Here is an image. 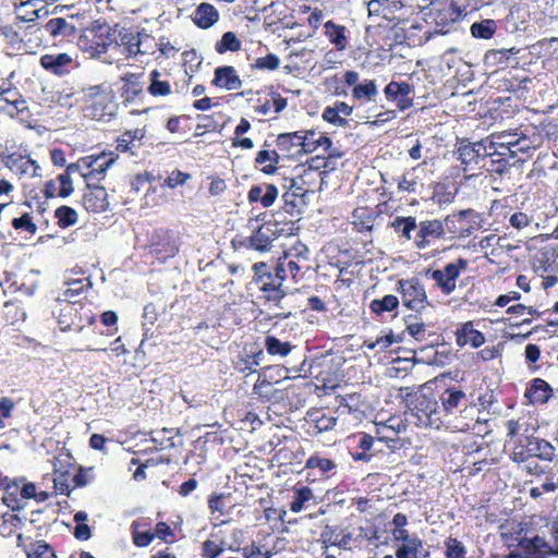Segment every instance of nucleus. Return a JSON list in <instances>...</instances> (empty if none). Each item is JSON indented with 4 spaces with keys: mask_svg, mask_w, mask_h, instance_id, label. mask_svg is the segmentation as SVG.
<instances>
[{
    "mask_svg": "<svg viewBox=\"0 0 558 558\" xmlns=\"http://www.w3.org/2000/svg\"><path fill=\"white\" fill-rule=\"evenodd\" d=\"M468 267V259L459 257L442 268H425L423 274L427 279L434 280L435 288L440 290L444 295H450L457 289V281L461 272Z\"/></svg>",
    "mask_w": 558,
    "mask_h": 558,
    "instance_id": "nucleus-7",
    "label": "nucleus"
},
{
    "mask_svg": "<svg viewBox=\"0 0 558 558\" xmlns=\"http://www.w3.org/2000/svg\"><path fill=\"white\" fill-rule=\"evenodd\" d=\"M266 352L271 356L286 357L295 348L290 341H282L274 335H266L264 339Z\"/></svg>",
    "mask_w": 558,
    "mask_h": 558,
    "instance_id": "nucleus-47",
    "label": "nucleus"
},
{
    "mask_svg": "<svg viewBox=\"0 0 558 558\" xmlns=\"http://www.w3.org/2000/svg\"><path fill=\"white\" fill-rule=\"evenodd\" d=\"M27 558H57L53 548L45 541H36L25 547Z\"/></svg>",
    "mask_w": 558,
    "mask_h": 558,
    "instance_id": "nucleus-57",
    "label": "nucleus"
},
{
    "mask_svg": "<svg viewBox=\"0 0 558 558\" xmlns=\"http://www.w3.org/2000/svg\"><path fill=\"white\" fill-rule=\"evenodd\" d=\"M57 322L62 331L81 332L86 326L94 325L96 315L81 302H66L58 299Z\"/></svg>",
    "mask_w": 558,
    "mask_h": 558,
    "instance_id": "nucleus-5",
    "label": "nucleus"
},
{
    "mask_svg": "<svg viewBox=\"0 0 558 558\" xmlns=\"http://www.w3.org/2000/svg\"><path fill=\"white\" fill-rule=\"evenodd\" d=\"M432 24L436 26V33L447 34L450 26L462 17L461 8L452 0L432 2L426 13Z\"/></svg>",
    "mask_w": 558,
    "mask_h": 558,
    "instance_id": "nucleus-10",
    "label": "nucleus"
},
{
    "mask_svg": "<svg viewBox=\"0 0 558 558\" xmlns=\"http://www.w3.org/2000/svg\"><path fill=\"white\" fill-rule=\"evenodd\" d=\"M147 92L153 97H166L172 93V87L168 80H161V73L155 69L149 73Z\"/></svg>",
    "mask_w": 558,
    "mask_h": 558,
    "instance_id": "nucleus-49",
    "label": "nucleus"
},
{
    "mask_svg": "<svg viewBox=\"0 0 558 558\" xmlns=\"http://www.w3.org/2000/svg\"><path fill=\"white\" fill-rule=\"evenodd\" d=\"M399 299L393 294H386L381 299H374L371 301L368 307L371 314L375 316H383L385 313H391L399 306Z\"/></svg>",
    "mask_w": 558,
    "mask_h": 558,
    "instance_id": "nucleus-50",
    "label": "nucleus"
},
{
    "mask_svg": "<svg viewBox=\"0 0 558 558\" xmlns=\"http://www.w3.org/2000/svg\"><path fill=\"white\" fill-rule=\"evenodd\" d=\"M118 155L113 151H102L97 155L85 156L87 172L85 182L101 181L106 171L117 161Z\"/></svg>",
    "mask_w": 558,
    "mask_h": 558,
    "instance_id": "nucleus-21",
    "label": "nucleus"
},
{
    "mask_svg": "<svg viewBox=\"0 0 558 558\" xmlns=\"http://www.w3.org/2000/svg\"><path fill=\"white\" fill-rule=\"evenodd\" d=\"M314 190L311 186H300L290 180L288 190L282 194V210L292 217L299 216L306 206V197Z\"/></svg>",
    "mask_w": 558,
    "mask_h": 558,
    "instance_id": "nucleus-20",
    "label": "nucleus"
},
{
    "mask_svg": "<svg viewBox=\"0 0 558 558\" xmlns=\"http://www.w3.org/2000/svg\"><path fill=\"white\" fill-rule=\"evenodd\" d=\"M506 199L494 201L490 207L492 213L497 216L502 215L505 219L508 217L510 226L514 229L521 230L527 227L531 223V217L523 211L510 213V210H506Z\"/></svg>",
    "mask_w": 558,
    "mask_h": 558,
    "instance_id": "nucleus-38",
    "label": "nucleus"
},
{
    "mask_svg": "<svg viewBox=\"0 0 558 558\" xmlns=\"http://www.w3.org/2000/svg\"><path fill=\"white\" fill-rule=\"evenodd\" d=\"M497 31V25L494 20L487 19L481 22H475L471 25L470 32L474 38L490 39Z\"/></svg>",
    "mask_w": 558,
    "mask_h": 558,
    "instance_id": "nucleus-55",
    "label": "nucleus"
},
{
    "mask_svg": "<svg viewBox=\"0 0 558 558\" xmlns=\"http://www.w3.org/2000/svg\"><path fill=\"white\" fill-rule=\"evenodd\" d=\"M305 422L307 434L315 436L331 430L337 423V417L323 408H312L306 412Z\"/></svg>",
    "mask_w": 558,
    "mask_h": 558,
    "instance_id": "nucleus-27",
    "label": "nucleus"
},
{
    "mask_svg": "<svg viewBox=\"0 0 558 558\" xmlns=\"http://www.w3.org/2000/svg\"><path fill=\"white\" fill-rule=\"evenodd\" d=\"M349 439L356 446L355 451L351 452L354 461L369 462L378 453L385 452L371 434L359 432L350 436Z\"/></svg>",
    "mask_w": 558,
    "mask_h": 558,
    "instance_id": "nucleus-19",
    "label": "nucleus"
},
{
    "mask_svg": "<svg viewBox=\"0 0 558 558\" xmlns=\"http://www.w3.org/2000/svg\"><path fill=\"white\" fill-rule=\"evenodd\" d=\"M192 20L197 27L207 29L219 20V12L213 4L202 2L193 12Z\"/></svg>",
    "mask_w": 558,
    "mask_h": 558,
    "instance_id": "nucleus-41",
    "label": "nucleus"
},
{
    "mask_svg": "<svg viewBox=\"0 0 558 558\" xmlns=\"http://www.w3.org/2000/svg\"><path fill=\"white\" fill-rule=\"evenodd\" d=\"M518 546L522 550V554L511 553L506 558H546L551 555L553 550V547L539 536L531 538L523 537L519 541Z\"/></svg>",
    "mask_w": 558,
    "mask_h": 558,
    "instance_id": "nucleus-26",
    "label": "nucleus"
},
{
    "mask_svg": "<svg viewBox=\"0 0 558 558\" xmlns=\"http://www.w3.org/2000/svg\"><path fill=\"white\" fill-rule=\"evenodd\" d=\"M22 525V519L14 513H4L0 519V534L3 537L12 536Z\"/></svg>",
    "mask_w": 558,
    "mask_h": 558,
    "instance_id": "nucleus-59",
    "label": "nucleus"
},
{
    "mask_svg": "<svg viewBox=\"0 0 558 558\" xmlns=\"http://www.w3.org/2000/svg\"><path fill=\"white\" fill-rule=\"evenodd\" d=\"M437 398L441 403L440 413L445 424L449 423V418L458 413L462 405L466 404L465 392L453 386L446 388Z\"/></svg>",
    "mask_w": 558,
    "mask_h": 558,
    "instance_id": "nucleus-23",
    "label": "nucleus"
},
{
    "mask_svg": "<svg viewBox=\"0 0 558 558\" xmlns=\"http://www.w3.org/2000/svg\"><path fill=\"white\" fill-rule=\"evenodd\" d=\"M362 405H363L362 395L357 393V392H353V393H347V395L340 397L338 409L342 413L347 412L349 414H354V413L363 412Z\"/></svg>",
    "mask_w": 558,
    "mask_h": 558,
    "instance_id": "nucleus-51",
    "label": "nucleus"
},
{
    "mask_svg": "<svg viewBox=\"0 0 558 558\" xmlns=\"http://www.w3.org/2000/svg\"><path fill=\"white\" fill-rule=\"evenodd\" d=\"M146 135L145 128H136L134 130H126L116 140L114 151L119 154H128L131 157L137 156V150L142 146V140Z\"/></svg>",
    "mask_w": 558,
    "mask_h": 558,
    "instance_id": "nucleus-29",
    "label": "nucleus"
},
{
    "mask_svg": "<svg viewBox=\"0 0 558 558\" xmlns=\"http://www.w3.org/2000/svg\"><path fill=\"white\" fill-rule=\"evenodd\" d=\"M378 94L377 86L373 80H364L352 88V97L355 100H373Z\"/></svg>",
    "mask_w": 558,
    "mask_h": 558,
    "instance_id": "nucleus-52",
    "label": "nucleus"
},
{
    "mask_svg": "<svg viewBox=\"0 0 558 558\" xmlns=\"http://www.w3.org/2000/svg\"><path fill=\"white\" fill-rule=\"evenodd\" d=\"M10 117L25 119L28 113V107L23 96L12 101V105L4 110Z\"/></svg>",
    "mask_w": 558,
    "mask_h": 558,
    "instance_id": "nucleus-64",
    "label": "nucleus"
},
{
    "mask_svg": "<svg viewBox=\"0 0 558 558\" xmlns=\"http://www.w3.org/2000/svg\"><path fill=\"white\" fill-rule=\"evenodd\" d=\"M82 205L88 213L100 214L106 211L109 207L107 190L94 182H86L82 195Z\"/></svg>",
    "mask_w": 558,
    "mask_h": 558,
    "instance_id": "nucleus-22",
    "label": "nucleus"
},
{
    "mask_svg": "<svg viewBox=\"0 0 558 558\" xmlns=\"http://www.w3.org/2000/svg\"><path fill=\"white\" fill-rule=\"evenodd\" d=\"M306 168L314 170L317 177H322V174L332 171L335 166L330 165V158H326V156H315L307 160Z\"/></svg>",
    "mask_w": 558,
    "mask_h": 558,
    "instance_id": "nucleus-60",
    "label": "nucleus"
},
{
    "mask_svg": "<svg viewBox=\"0 0 558 558\" xmlns=\"http://www.w3.org/2000/svg\"><path fill=\"white\" fill-rule=\"evenodd\" d=\"M553 396V387L545 379L539 377L532 379L527 384L524 392V397L529 400V403L533 405L545 404Z\"/></svg>",
    "mask_w": 558,
    "mask_h": 558,
    "instance_id": "nucleus-33",
    "label": "nucleus"
},
{
    "mask_svg": "<svg viewBox=\"0 0 558 558\" xmlns=\"http://www.w3.org/2000/svg\"><path fill=\"white\" fill-rule=\"evenodd\" d=\"M380 214L381 211L377 207L359 206L352 211L351 223L357 232H371Z\"/></svg>",
    "mask_w": 558,
    "mask_h": 558,
    "instance_id": "nucleus-35",
    "label": "nucleus"
},
{
    "mask_svg": "<svg viewBox=\"0 0 558 558\" xmlns=\"http://www.w3.org/2000/svg\"><path fill=\"white\" fill-rule=\"evenodd\" d=\"M301 132H287V133H280L276 137V146L277 150L280 153L282 159H295L300 158L302 153V143L301 142Z\"/></svg>",
    "mask_w": 558,
    "mask_h": 558,
    "instance_id": "nucleus-30",
    "label": "nucleus"
},
{
    "mask_svg": "<svg viewBox=\"0 0 558 558\" xmlns=\"http://www.w3.org/2000/svg\"><path fill=\"white\" fill-rule=\"evenodd\" d=\"M213 85L227 90H235L241 88L242 81L235 69L231 65L219 66L215 70Z\"/></svg>",
    "mask_w": 558,
    "mask_h": 558,
    "instance_id": "nucleus-37",
    "label": "nucleus"
},
{
    "mask_svg": "<svg viewBox=\"0 0 558 558\" xmlns=\"http://www.w3.org/2000/svg\"><path fill=\"white\" fill-rule=\"evenodd\" d=\"M481 216L474 209H463L447 215L442 220L449 239H464L481 229Z\"/></svg>",
    "mask_w": 558,
    "mask_h": 558,
    "instance_id": "nucleus-8",
    "label": "nucleus"
},
{
    "mask_svg": "<svg viewBox=\"0 0 558 558\" xmlns=\"http://www.w3.org/2000/svg\"><path fill=\"white\" fill-rule=\"evenodd\" d=\"M281 159L280 153L274 148L272 143L264 141L254 158V167L266 175H274L279 169Z\"/></svg>",
    "mask_w": 558,
    "mask_h": 558,
    "instance_id": "nucleus-24",
    "label": "nucleus"
},
{
    "mask_svg": "<svg viewBox=\"0 0 558 558\" xmlns=\"http://www.w3.org/2000/svg\"><path fill=\"white\" fill-rule=\"evenodd\" d=\"M456 343L458 347L463 348L470 344L472 348H480L485 342V336L482 331L474 329L472 320L463 323L456 332Z\"/></svg>",
    "mask_w": 558,
    "mask_h": 558,
    "instance_id": "nucleus-36",
    "label": "nucleus"
},
{
    "mask_svg": "<svg viewBox=\"0 0 558 558\" xmlns=\"http://www.w3.org/2000/svg\"><path fill=\"white\" fill-rule=\"evenodd\" d=\"M398 340L395 338L392 330H389L384 336L377 337L375 340L366 339L363 342V347L375 350L379 349V351L387 350L392 343L397 342Z\"/></svg>",
    "mask_w": 558,
    "mask_h": 558,
    "instance_id": "nucleus-61",
    "label": "nucleus"
},
{
    "mask_svg": "<svg viewBox=\"0 0 558 558\" xmlns=\"http://www.w3.org/2000/svg\"><path fill=\"white\" fill-rule=\"evenodd\" d=\"M252 283L258 290V302L267 308H280V312L274 314L275 318H289L292 313L284 311L281 305L282 301L288 295L283 286L286 280L275 264L257 262L252 265Z\"/></svg>",
    "mask_w": 558,
    "mask_h": 558,
    "instance_id": "nucleus-1",
    "label": "nucleus"
},
{
    "mask_svg": "<svg viewBox=\"0 0 558 558\" xmlns=\"http://www.w3.org/2000/svg\"><path fill=\"white\" fill-rule=\"evenodd\" d=\"M80 47L92 53H102L107 50V38L98 35L95 28H87L83 32L78 39Z\"/></svg>",
    "mask_w": 558,
    "mask_h": 558,
    "instance_id": "nucleus-40",
    "label": "nucleus"
},
{
    "mask_svg": "<svg viewBox=\"0 0 558 558\" xmlns=\"http://www.w3.org/2000/svg\"><path fill=\"white\" fill-rule=\"evenodd\" d=\"M242 43L233 32H226L221 39L215 44V50L219 54H223L228 51L236 52L241 50Z\"/></svg>",
    "mask_w": 558,
    "mask_h": 558,
    "instance_id": "nucleus-54",
    "label": "nucleus"
},
{
    "mask_svg": "<svg viewBox=\"0 0 558 558\" xmlns=\"http://www.w3.org/2000/svg\"><path fill=\"white\" fill-rule=\"evenodd\" d=\"M447 238L442 220L425 219L417 225L413 243L417 250H426Z\"/></svg>",
    "mask_w": 558,
    "mask_h": 558,
    "instance_id": "nucleus-17",
    "label": "nucleus"
},
{
    "mask_svg": "<svg viewBox=\"0 0 558 558\" xmlns=\"http://www.w3.org/2000/svg\"><path fill=\"white\" fill-rule=\"evenodd\" d=\"M445 555L447 558H463L466 554L464 545L454 537H448L445 541Z\"/></svg>",
    "mask_w": 558,
    "mask_h": 558,
    "instance_id": "nucleus-63",
    "label": "nucleus"
},
{
    "mask_svg": "<svg viewBox=\"0 0 558 558\" xmlns=\"http://www.w3.org/2000/svg\"><path fill=\"white\" fill-rule=\"evenodd\" d=\"M2 501L12 511H20L25 507V499L36 497L34 483H26L24 478H8L3 488Z\"/></svg>",
    "mask_w": 558,
    "mask_h": 558,
    "instance_id": "nucleus-13",
    "label": "nucleus"
},
{
    "mask_svg": "<svg viewBox=\"0 0 558 558\" xmlns=\"http://www.w3.org/2000/svg\"><path fill=\"white\" fill-rule=\"evenodd\" d=\"M65 283L68 288L62 292V299H59L66 302H73L72 299L78 296L93 287V282L89 276L77 279H68Z\"/></svg>",
    "mask_w": 558,
    "mask_h": 558,
    "instance_id": "nucleus-45",
    "label": "nucleus"
},
{
    "mask_svg": "<svg viewBox=\"0 0 558 558\" xmlns=\"http://www.w3.org/2000/svg\"><path fill=\"white\" fill-rule=\"evenodd\" d=\"M54 217L57 219V225L61 229L69 228L74 226L77 222L78 216L75 209L69 207L66 205H62L54 210Z\"/></svg>",
    "mask_w": 558,
    "mask_h": 558,
    "instance_id": "nucleus-58",
    "label": "nucleus"
},
{
    "mask_svg": "<svg viewBox=\"0 0 558 558\" xmlns=\"http://www.w3.org/2000/svg\"><path fill=\"white\" fill-rule=\"evenodd\" d=\"M416 218L413 216L401 217L397 216L390 223L389 227L397 233L400 238L405 241L413 240L412 232L417 231Z\"/></svg>",
    "mask_w": 558,
    "mask_h": 558,
    "instance_id": "nucleus-46",
    "label": "nucleus"
},
{
    "mask_svg": "<svg viewBox=\"0 0 558 558\" xmlns=\"http://www.w3.org/2000/svg\"><path fill=\"white\" fill-rule=\"evenodd\" d=\"M313 498V492L308 486L293 487V497L290 502V510L293 513H299L303 510L305 502Z\"/></svg>",
    "mask_w": 558,
    "mask_h": 558,
    "instance_id": "nucleus-53",
    "label": "nucleus"
},
{
    "mask_svg": "<svg viewBox=\"0 0 558 558\" xmlns=\"http://www.w3.org/2000/svg\"><path fill=\"white\" fill-rule=\"evenodd\" d=\"M11 225L15 230H24L32 235L36 234L38 230L29 213H24L21 217L13 218Z\"/></svg>",
    "mask_w": 558,
    "mask_h": 558,
    "instance_id": "nucleus-62",
    "label": "nucleus"
},
{
    "mask_svg": "<svg viewBox=\"0 0 558 558\" xmlns=\"http://www.w3.org/2000/svg\"><path fill=\"white\" fill-rule=\"evenodd\" d=\"M403 400L408 409V414L412 422L420 427H429L440 429L445 423L440 413L439 400L433 391L423 390L407 392Z\"/></svg>",
    "mask_w": 558,
    "mask_h": 558,
    "instance_id": "nucleus-2",
    "label": "nucleus"
},
{
    "mask_svg": "<svg viewBox=\"0 0 558 558\" xmlns=\"http://www.w3.org/2000/svg\"><path fill=\"white\" fill-rule=\"evenodd\" d=\"M412 93L413 87L404 81H391L384 88V94L387 100L396 102L400 111H405L413 107V98L411 97Z\"/></svg>",
    "mask_w": 558,
    "mask_h": 558,
    "instance_id": "nucleus-28",
    "label": "nucleus"
},
{
    "mask_svg": "<svg viewBox=\"0 0 558 558\" xmlns=\"http://www.w3.org/2000/svg\"><path fill=\"white\" fill-rule=\"evenodd\" d=\"M43 29L52 38H69L74 36L76 28L64 17H52L43 26Z\"/></svg>",
    "mask_w": 558,
    "mask_h": 558,
    "instance_id": "nucleus-42",
    "label": "nucleus"
},
{
    "mask_svg": "<svg viewBox=\"0 0 558 558\" xmlns=\"http://www.w3.org/2000/svg\"><path fill=\"white\" fill-rule=\"evenodd\" d=\"M337 469L338 464L333 459L315 451L307 458L302 471L305 472V482L314 484L331 478L337 474Z\"/></svg>",
    "mask_w": 558,
    "mask_h": 558,
    "instance_id": "nucleus-14",
    "label": "nucleus"
},
{
    "mask_svg": "<svg viewBox=\"0 0 558 558\" xmlns=\"http://www.w3.org/2000/svg\"><path fill=\"white\" fill-rule=\"evenodd\" d=\"M279 190L275 184L260 183L252 185L247 192L250 204L258 203L263 208H269L278 198Z\"/></svg>",
    "mask_w": 558,
    "mask_h": 558,
    "instance_id": "nucleus-31",
    "label": "nucleus"
},
{
    "mask_svg": "<svg viewBox=\"0 0 558 558\" xmlns=\"http://www.w3.org/2000/svg\"><path fill=\"white\" fill-rule=\"evenodd\" d=\"M252 129L251 122L246 118H241L240 122L233 131L231 137V145L234 148L252 149L254 142L251 137H244V134Z\"/></svg>",
    "mask_w": 558,
    "mask_h": 558,
    "instance_id": "nucleus-48",
    "label": "nucleus"
},
{
    "mask_svg": "<svg viewBox=\"0 0 558 558\" xmlns=\"http://www.w3.org/2000/svg\"><path fill=\"white\" fill-rule=\"evenodd\" d=\"M280 229L276 221H267L258 226L250 236L239 241V247L258 252H268L272 242L279 236Z\"/></svg>",
    "mask_w": 558,
    "mask_h": 558,
    "instance_id": "nucleus-16",
    "label": "nucleus"
},
{
    "mask_svg": "<svg viewBox=\"0 0 558 558\" xmlns=\"http://www.w3.org/2000/svg\"><path fill=\"white\" fill-rule=\"evenodd\" d=\"M275 371V367L264 368L258 374L257 380L254 384L253 392L257 395L263 401H271L277 392L274 385L280 380L274 377L272 373Z\"/></svg>",
    "mask_w": 558,
    "mask_h": 558,
    "instance_id": "nucleus-34",
    "label": "nucleus"
},
{
    "mask_svg": "<svg viewBox=\"0 0 558 558\" xmlns=\"http://www.w3.org/2000/svg\"><path fill=\"white\" fill-rule=\"evenodd\" d=\"M148 253L160 262H166L179 253L178 236L170 229L155 230L147 245Z\"/></svg>",
    "mask_w": 558,
    "mask_h": 558,
    "instance_id": "nucleus-15",
    "label": "nucleus"
},
{
    "mask_svg": "<svg viewBox=\"0 0 558 558\" xmlns=\"http://www.w3.org/2000/svg\"><path fill=\"white\" fill-rule=\"evenodd\" d=\"M264 357L263 350L257 351L256 353H244L238 355L236 360L234 361V369L238 372L250 375L257 371V367L260 364V361Z\"/></svg>",
    "mask_w": 558,
    "mask_h": 558,
    "instance_id": "nucleus-44",
    "label": "nucleus"
},
{
    "mask_svg": "<svg viewBox=\"0 0 558 558\" xmlns=\"http://www.w3.org/2000/svg\"><path fill=\"white\" fill-rule=\"evenodd\" d=\"M554 456L555 448L549 441L538 437L526 436L515 445L511 459L513 462L523 463L532 458L551 461Z\"/></svg>",
    "mask_w": 558,
    "mask_h": 558,
    "instance_id": "nucleus-9",
    "label": "nucleus"
},
{
    "mask_svg": "<svg viewBox=\"0 0 558 558\" xmlns=\"http://www.w3.org/2000/svg\"><path fill=\"white\" fill-rule=\"evenodd\" d=\"M324 34L328 41L333 45L336 50L344 51L349 46V40L347 37V27L344 25H340L329 20L324 24Z\"/></svg>",
    "mask_w": 558,
    "mask_h": 558,
    "instance_id": "nucleus-39",
    "label": "nucleus"
},
{
    "mask_svg": "<svg viewBox=\"0 0 558 558\" xmlns=\"http://www.w3.org/2000/svg\"><path fill=\"white\" fill-rule=\"evenodd\" d=\"M307 262L308 248L305 244L298 242L288 251H284L283 255L274 264L284 280L290 279L293 283H299L304 278L303 269Z\"/></svg>",
    "mask_w": 558,
    "mask_h": 558,
    "instance_id": "nucleus-6",
    "label": "nucleus"
},
{
    "mask_svg": "<svg viewBox=\"0 0 558 558\" xmlns=\"http://www.w3.org/2000/svg\"><path fill=\"white\" fill-rule=\"evenodd\" d=\"M374 437L380 447L385 446L390 450L400 447L399 432L385 423L376 425Z\"/></svg>",
    "mask_w": 558,
    "mask_h": 558,
    "instance_id": "nucleus-43",
    "label": "nucleus"
},
{
    "mask_svg": "<svg viewBox=\"0 0 558 558\" xmlns=\"http://www.w3.org/2000/svg\"><path fill=\"white\" fill-rule=\"evenodd\" d=\"M39 64L45 71L57 76L66 75L76 66L73 57L66 52L45 53L40 57Z\"/></svg>",
    "mask_w": 558,
    "mask_h": 558,
    "instance_id": "nucleus-25",
    "label": "nucleus"
},
{
    "mask_svg": "<svg viewBox=\"0 0 558 558\" xmlns=\"http://www.w3.org/2000/svg\"><path fill=\"white\" fill-rule=\"evenodd\" d=\"M496 142H490L488 146L485 142L461 143L458 148V159L461 161V168L465 178H473L481 174V170L487 168V163L494 160L492 157L496 154Z\"/></svg>",
    "mask_w": 558,
    "mask_h": 558,
    "instance_id": "nucleus-4",
    "label": "nucleus"
},
{
    "mask_svg": "<svg viewBox=\"0 0 558 558\" xmlns=\"http://www.w3.org/2000/svg\"><path fill=\"white\" fill-rule=\"evenodd\" d=\"M85 111L94 120L110 121L117 116L119 104L111 84L104 82L85 90Z\"/></svg>",
    "mask_w": 558,
    "mask_h": 558,
    "instance_id": "nucleus-3",
    "label": "nucleus"
},
{
    "mask_svg": "<svg viewBox=\"0 0 558 558\" xmlns=\"http://www.w3.org/2000/svg\"><path fill=\"white\" fill-rule=\"evenodd\" d=\"M397 291L401 295L403 305L409 310L421 312L432 306L424 284L416 277L400 279L397 283Z\"/></svg>",
    "mask_w": 558,
    "mask_h": 558,
    "instance_id": "nucleus-12",
    "label": "nucleus"
},
{
    "mask_svg": "<svg viewBox=\"0 0 558 558\" xmlns=\"http://www.w3.org/2000/svg\"><path fill=\"white\" fill-rule=\"evenodd\" d=\"M303 457V448L295 440H291L274 449L272 461L279 466L293 465L302 463Z\"/></svg>",
    "mask_w": 558,
    "mask_h": 558,
    "instance_id": "nucleus-32",
    "label": "nucleus"
},
{
    "mask_svg": "<svg viewBox=\"0 0 558 558\" xmlns=\"http://www.w3.org/2000/svg\"><path fill=\"white\" fill-rule=\"evenodd\" d=\"M423 548V541L413 535L410 542L402 543L396 550V558H417L420 550Z\"/></svg>",
    "mask_w": 558,
    "mask_h": 558,
    "instance_id": "nucleus-56",
    "label": "nucleus"
},
{
    "mask_svg": "<svg viewBox=\"0 0 558 558\" xmlns=\"http://www.w3.org/2000/svg\"><path fill=\"white\" fill-rule=\"evenodd\" d=\"M480 414L481 410L476 404H465L458 413L449 418V423H446L444 427L453 432L482 435V427L487 424V420H481Z\"/></svg>",
    "mask_w": 558,
    "mask_h": 558,
    "instance_id": "nucleus-11",
    "label": "nucleus"
},
{
    "mask_svg": "<svg viewBox=\"0 0 558 558\" xmlns=\"http://www.w3.org/2000/svg\"><path fill=\"white\" fill-rule=\"evenodd\" d=\"M120 82L118 93L123 106L128 107L144 99L143 73L126 72L120 77Z\"/></svg>",
    "mask_w": 558,
    "mask_h": 558,
    "instance_id": "nucleus-18",
    "label": "nucleus"
}]
</instances>
